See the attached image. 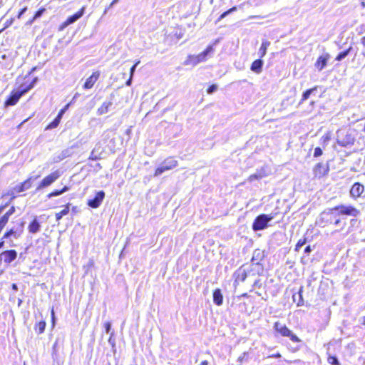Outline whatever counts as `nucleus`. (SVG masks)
<instances>
[{"instance_id":"1","label":"nucleus","mask_w":365,"mask_h":365,"mask_svg":"<svg viewBox=\"0 0 365 365\" xmlns=\"http://www.w3.org/2000/svg\"><path fill=\"white\" fill-rule=\"evenodd\" d=\"M359 215L360 211L353 205L341 204L322 212L316 220V225L324 227L331 225L337 215L356 217Z\"/></svg>"},{"instance_id":"2","label":"nucleus","mask_w":365,"mask_h":365,"mask_svg":"<svg viewBox=\"0 0 365 365\" xmlns=\"http://www.w3.org/2000/svg\"><path fill=\"white\" fill-rule=\"evenodd\" d=\"M276 212H272L270 214H260L257 215L252 225V229L254 232L262 231L272 225L270 222L276 217Z\"/></svg>"},{"instance_id":"3","label":"nucleus","mask_w":365,"mask_h":365,"mask_svg":"<svg viewBox=\"0 0 365 365\" xmlns=\"http://www.w3.org/2000/svg\"><path fill=\"white\" fill-rule=\"evenodd\" d=\"M336 142L341 147H348L354 145L355 136L350 129H339L336 132Z\"/></svg>"},{"instance_id":"4","label":"nucleus","mask_w":365,"mask_h":365,"mask_svg":"<svg viewBox=\"0 0 365 365\" xmlns=\"http://www.w3.org/2000/svg\"><path fill=\"white\" fill-rule=\"evenodd\" d=\"M274 331L282 336L289 337L294 343L302 342V340L290 330L285 324L276 322L273 327Z\"/></svg>"},{"instance_id":"5","label":"nucleus","mask_w":365,"mask_h":365,"mask_svg":"<svg viewBox=\"0 0 365 365\" xmlns=\"http://www.w3.org/2000/svg\"><path fill=\"white\" fill-rule=\"evenodd\" d=\"M17 252L15 250H8L0 253V275L12 262L17 257Z\"/></svg>"},{"instance_id":"6","label":"nucleus","mask_w":365,"mask_h":365,"mask_svg":"<svg viewBox=\"0 0 365 365\" xmlns=\"http://www.w3.org/2000/svg\"><path fill=\"white\" fill-rule=\"evenodd\" d=\"M178 165V161L173 157L167 158L163 162H162L160 166L156 168L154 176H160L165 171L172 170L177 167Z\"/></svg>"},{"instance_id":"7","label":"nucleus","mask_w":365,"mask_h":365,"mask_svg":"<svg viewBox=\"0 0 365 365\" xmlns=\"http://www.w3.org/2000/svg\"><path fill=\"white\" fill-rule=\"evenodd\" d=\"M61 175V173L59 170H56L46 177H45L39 183L38 186L36 189V192L50 186Z\"/></svg>"},{"instance_id":"8","label":"nucleus","mask_w":365,"mask_h":365,"mask_svg":"<svg viewBox=\"0 0 365 365\" xmlns=\"http://www.w3.org/2000/svg\"><path fill=\"white\" fill-rule=\"evenodd\" d=\"M86 7L83 6L79 11L76 13L73 14L71 16H69L66 20L63 22L58 28L59 31H63L67 26L71 24H73L76 21H77L80 18H81L85 14Z\"/></svg>"},{"instance_id":"9","label":"nucleus","mask_w":365,"mask_h":365,"mask_svg":"<svg viewBox=\"0 0 365 365\" xmlns=\"http://www.w3.org/2000/svg\"><path fill=\"white\" fill-rule=\"evenodd\" d=\"M349 193L350 196L355 200L359 197L365 198L364 185L359 182H354L351 187Z\"/></svg>"},{"instance_id":"10","label":"nucleus","mask_w":365,"mask_h":365,"mask_svg":"<svg viewBox=\"0 0 365 365\" xmlns=\"http://www.w3.org/2000/svg\"><path fill=\"white\" fill-rule=\"evenodd\" d=\"M245 264H243L238 268L233 274L235 278L234 286L236 287L239 284V282H245L249 272L245 268Z\"/></svg>"},{"instance_id":"11","label":"nucleus","mask_w":365,"mask_h":365,"mask_svg":"<svg viewBox=\"0 0 365 365\" xmlns=\"http://www.w3.org/2000/svg\"><path fill=\"white\" fill-rule=\"evenodd\" d=\"M106 193L103 190L96 192L95 196L88 200L87 205L91 208H98L104 200Z\"/></svg>"},{"instance_id":"12","label":"nucleus","mask_w":365,"mask_h":365,"mask_svg":"<svg viewBox=\"0 0 365 365\" xmlns=\"http://www.w3.org/2000/svg\"><path fill=\"white\" fill-rule=\"evenodd\" d=\"M38 177H39V175L31 176V177L29 178L24 182L15 185L14 190L16 191V192H19V193L27 190L28 189H29L31 187L33 181L36 180Z\"/></svg>"},{"instance_id":"13","label":"nucleus","mask_w":365,"mask_h":365,"mask_svg":"<svg viewBox=\"0 0 365 365\" xmlns=\"http://www.w3.org/2000/svg\"><path fill=\"white\" fill-rule=\"evenodd\" d=\"M329 171V168L327 163H317L314 169L313 173L315 177L322 178L327 175Z\"/></svg>"},{"instance_id":"14","label":"nucleus","mask_w":365,"mask_h":365,"mask_svg":"<svg viewBox=\"0 0 365 365\" xmlns=\"http://www.w3.org/2000/svg\"><path fill=\"white\" fill-rule=\"evenodd\" d=\"M101 75L99 71L93 72L85 81L83 88L85 90L91 89L98 81Z\"/></svg>"},{"instance_id":"15","label":"nucleus","mask_w":365,"mask_h":365,"mask_svg":"<svg viewBox=\"0 0 365 365\" xmlns=\"http://www.w3.org/2000/svg\"><path fill=\"white\" fill-rule=\"evenodd\" d=\"M329 58L330 55L327 53L319 56V58H317V61L314 63L315 68L319 71H322L327 66Z\"/></svg>"},{"instance_id":"16","label":"nucleus","mask_w":365,"mask_h":365,"mask_svg":"<svg viewBox=\"0 0 365 365\" xmlns=\"http://www.w3.org/2000/svg\"><path fill=\"white\" fill-rule=\"evenodd\" d=\"M21 98L20 94L16 90H13L9 97L6 98V100L4 102V106L5 107H9L13 106L16 105L19 99Z\"/></svg>"},{"instance_id":"17","label":"nucleus","mask_w":365,"mask_h":365,"mask_svg":"<svg viewBox=\"0 0 365 365\" xmlns=\"http://www.w3.org/2000/svg\"><path fill=\"white\" fill-rule=\"evenodd\" d=\"M264 265L262 264L251 262L249 269V274L252 275H262L264 272Z\"/></svg>"},{"instance_id":"18","label":"nucleus","mask_w":365,"mask_h":365,"mask_svg":"<svg viewBox=\"0 0 365 365\" xmlns=\"http://www.w3.org/2000/svg\"><path fill=\"white\" fill-rule=\"evenodd\" d=\"M266 255L264 250L260 249H255L253 251L251 262L262 264V262L265 258Z\"/></svg>"},{"instance_id":"19","label":"nucleus","mask_w":365,"mask_h":365,"mask_svg":"<svg viewBox=\"0 0 365 365\" xmlns=\"http://www.w3.org/2000/svg\"><path fill=\"white\" fill-rule=\"evenodd\" d=\"M114 98V94L112 93L110 96V100L108 101H105L101 106L98 109L97 113L99 115L107 113L110 107L113 106V101Z\"/></svg>"},{"instance_id":"20","label":"nucleus","mask_w":365,"mask_h":365,"mask_svg":"<svg viewBox=\"0 0 365 365\" xmlns=\"http://www.w3.org/2000/svg\"><path fill=\"white\" fill-rule=\"evenodd\" d=\"M201 56H202L200 53L198 55H189L187 59L185 61L184 64L186 66H196L199 63L205 61Z\"/></svg>"},{"instance_id":"21","label":"nucleus","mask_w":365,"mask_h":365,"mask_svg":"<svg viewBox=\"0 0 365 365\" xmlns=\"http://www.w3.org/2000/svg\"><path fill=\"white\" fill-rule=\"evenodd\" d=\"M41 223L38 220V217L35 216L33 220L29 223L28 226L29 232L31 234H36L41 230Z\"/></svg>"},{"instance_id":"22","label":"nucleus","mask_w":365,"mask_h":365,"mask_svg":"<svg viewBox=\"0 0 365 365\" xmlns=\"http://www.w3.org/2000/svg\"><path fill=\"white\" fill-rule=\"evenodd\" d=\"M264 61L262 59V58H259V59L255 60L252 63L250 70L257 74H259L262 71Z\"/></svg>"},{"instance_id":"23","label":"nucleus","mask_w":365,"mask_h":365,"mask_svg":"<svg viewBox=\"0 0 365 365\" xmlns=\"http://www.w3.org/2000/svg\"><path fill=\"white\" fill-rule=\"evenodd\" d=\"M213 302L217 306H221L223 304V295L220 288H216L212 293Z\"/></svg>"},{"instance_id":"24","label":"nucleus","mask_w":365,"mask_h":365,"mask_svg":"<svg viewBox=\"0 0 365 365\" xmlns=\"http://www.w3.org/2000/svg\"><path fill=\"white\" fill-rule=\"evenodd\" d=\"M303 292V287H300L299 291L297 293H294L292 296L293 301L297 302V307H301L304 304V299L302 296Z\"/></svg>"},{"instance_id":"25","label":"nucleus","mask_w":365,"mask_h":365,"mask_svg":"<svg viewBox=\"0 0 365 365\" xmlns=\"http://www.w3.org/2000/svg\"><path fill=\"white\" fill-rule=\"evenodd\" d=\"M13 237L15 239H18L19 237L16 230L14 227L7 230L2 237V240H8Z\"/></svg>"},{"instance_id":"26","label":"nucleus","mask_w":365,"mask_h":365,"mask_svg":"<svg viewBox=\"0 0 365 365\" xmlns=\"http://www.w3.org/2000/svg\"><path fill=\"white\" fill-rule=\"evenodd\" d=\"M219 42V39L216 40L214 44L209 45L202 52L200 53L201 57L205 61L207 60V56L214 52V45Z\"/></svg>"},{"instance_id":"27","label":"nucleus","mask_w":365,"mask_h":365,"mask_svg":"<svg viewBox=\"0 0 365 365\" xmlns=\"http://www.w3.org/2000/svg\"><path fill=\"white\" fill-rule=\"evenodd\" d=\"M219 42V39L216 40L214 44L209 45L202 52L200 53L201 57L205 61L207 60V56L214 52V45Z\"/></svg>"},{"instance_id":"28","label":"nucleus","mask_w":365,"mask_h":365,"mask_svg":"<svg viewBox=\"0 0 365 365\" xmlns=\"http://www.w3.org/2000/svg\"><path fill=\"white\" fill-rule=\"evenodd\" d=\"M269 45L270 42L268 41L267 40L262 41L261 46L258 51V55L259 58H263L266 55L267 48L269 46Z\"/></svg>"},{"instance_id":"29","label":"nucleus","mask_w":365,"mask_h":365,"mask_svg":"<svg viewBox=\"0 0 365 365\" xmlns=\"http://www.w3.org/2000/svg\"><path fill=\"white\" fill-rule=\"evenodd\" d=\"M70 190V187L67 185H65L62 189L61 190H54L53 191H52L51 192H50L49 194H48L47 195V197L48 199H51L53 197H56V196H58V195H61L62 194H63L64 192L68 191Z\"/></svg>"},{"instance_id":"30","label":"nucleus","mask_w":365,"mask_h":365,"mask_svg":"<svg viewBox=\"0 0 365 365\" xmlns=\"http://www.w3.org/2000/svg\"><path fill=\"white\" fill-rule=\"evenodd\" d=\"M70 206H71L70 203L66 204L64 206V208L61 212L56 214V220L57 222H59L63 216H65L69 213Z\"/></svg>"},{"instance_id":"31","label":"nucleus","mask_w":365,"mask_h":365,"mask_svg":"<svg viewBox=\"0 0 365 365\" xmlns=\"http://www.w3.org/2000/svg\"><path fill=\"white\" fill-rule=\"evenodd\" d=\"M46 327V323L44 320H41L34 326V330L37 334H41L44 332Z\"/></svg>"},{"instance_id":"32","label":"nucleus","mask_w":365,"mask_h":365,"mask_svg":"<svg viewBox=\"0 0 365 365\" xmlns=\"http://www.w3.org/2000/svg\"><path fill=\"white\" fill-rule=\"evenodd\" d=\"M344 220V216L337 215L331 225H334L335 227H340V230H342L346 226V222Z\"/></svg>"},{"instance_id":"33","label":"nucleus","mask_w":365,"mask_h":365,"mask_svg":"<svg viewBox=\"0 0 365 365\" xmlns=\"http://www.w3.org/2000/svg\"><path fill=\"white\" fill-rule=\"evenodd\" d=\"M30 90H31V88H30L29 85L27 83H24L19 86L16 91H17L19 94H20V96L22 97Z\"/></svg>"},{"instance_id":"34","label":"nucleus","mask_w":365,"mask_h":365,"mask_svg":"<svg viewBox=\"0 0 365 365\" xmlns=\"http://www.w3.org/2000/svg\"><path fill=\"white\" fill-rule=\"evenodd\" d=\"M351 50L352 46H349L347 49L339 52L338 55L336 56L335 60L337 61H341L344 60L349 54Z\"/></svg>"},{"instance_id":"35","label":"nucleus","mask_w":365,"mask_h":365,"mask_svg":"<svg viewBox=\"0 0 365 365\" xmlns=\"http://www.w3.org/2000/svg\"><path fill=\"white\" fill-rule=\"evenodd\" d=\"M25 224L26 222L24 220H20V222L17 223L16 226H14V228L16 230L19 237L24 232Z\"/></svg>"},{"instance_id":"36","label":"nucleus","mask_w":365,"mask_h":365,"mask_svg":"<svg viewBox=\"0 0 365 365\" xmlns=\"http://www.w3.org/2000/svg\"><path fill=\"white\" fill-rule=\"evenodd\" d=\"M45 11H46V9H45L44 8H43V7H41V8H40L38 10H37V11H36V13L34 14V16H33L32 19H31V20L28 22V24H30V25H31V24H33V22H34L36 19H38V18L41 17V16H42V15L43 14V13H44Z\"/></svg>"},{"instance_id":"37","label":"nucleus","mask_w":365,"mask_h":365,"mask_svg":"<svg viewBox=\"0 0 365 365\" xmlns=\"http://www.w3.org/2000/svg\"><path fill=\"white\" fill-rule=\"evenodd\" d=\"M61 120V119L56 115V117L46 126V130H52L57 128Z\"/></svg>"},{"instance_id":"38","label":"nucleus","mask_w":365,"mask_h":365,"mask_svg":"<svg viewBox=\"0 0 365 365\" xmlns=\"http://www.w3.org/2000/svg\"><path fill=\"white\" fill-rule=\"evenodd\" d=\"M314 246H311L310 245L305 247L304 250V256L302 257L301 261L303 264H305V258L307 256H309V254L312 252L314 250Z\"/></svg>"},{"instance_id":"39","label":"nucleus","mask_w":365,"mask_h":365,"mask_svg":"<svg viewBox=\"0 0 365 365\" xmlns=\"http://www.w3.org/2000/svg\"><path fill=\"white\" fill-rule=\"evenodd\" d=\"M327 361L331 365H341L338 357L330 354H328Z\"/></svg>"},{"instance_id":"40","label":"nucleus","mask_w":365,"mask_h":365,"mask_svg":"<svg viewBox=\"0 0 365 365\" xmlns=\"http://www.w3.org/2000/svg\"><path fill=\"white\" fill-rule=\"evenodd\" d=\"M307 242V237H303L302 239H300L297 243L295 245V247H294V251L296 252H299L300 250V249L304 245H306Z\"/></svg>"},{"instance_id":"41","label":"nucleus","mask_w":365,"mask_h":365,"mask_svg":"<svg viewBox=\"0 0 365 365\" xmlns=\"http://www.w3.org/2000/svg\"><path fill=\"white\" fill-rule=\"evenodd\" d=\"M311 92L309 89H307L304 91L302 94V98L299 103V106H300L304 101L309 99V98L311 96Z\"/></svg>"},{"instance_id":"42","label":"nucleus","mask_w":365,"mask_h":365,"mask_svg":"<svg viewBox=\"0 0 365 365\" xmlns=\"http://www.w3.org/2000/svg\"><path fill=\"white\" fill-rule=\"evenodd\" d=\"M70 104H71V103H68V104H66L63 108H62L59 110V112H58V115H57V116H58V118H60L61 119H62L63 115H64V113H66V111L68 109V108H69V106H70Z\"/></svg>"},{"instance_id":"43","label":"nucleus","mask_w":365,"mask_h":365,"mask_svg":"<svg viewBox=\"0 0 365 365\" xmlns=\"http://www.w3.org/2000/svg\"><path fill=\"white\" fill-rule=\"evenodd\" d=\"M104 329L106 333L110 334V333L113 331H112V324L110 322H106L104 323Z\"/></svg>"},{"instance_id":"44","label":"nucleus","mask_w":365,"mask_h":365,"mask_svg":"<svg viewBox=\"0 0 365 365\" xmlns=\"http://www.w3.org/2000/svg\"><path fill=\"white\" fill-rule=\"evenodd\" d=\"M108 344L114 348L115 346V339L114 338V331H112L110 334V337L108 340Z\"/></svg>"},{"instance_id":"45","label":"nucleus","mask_w":365,"mask_h":365,"mask_svg":"<svg viewBox=\"0 0 365 365\" xmlns=\"http://www.w3.org/2000/svg\"><path fill=\"white\" fill-rule=\"evenodd\" d=\"M217 88H218V87H217V85H216V84H212V85H210V86L207 88V93L208 94H212V93H214L215 92H216V91H217Z\"/></svg>"},{"instance_id":"46","label":"nucleus","mask_w":365,"mask_h":365,"mask_svg":"<svg viewBox=\"0 0 365 365\" xmlns=\"http://www.w3.org/2000/svg\"><path fill=\"white\" fill-rule=\"evenodd\" d=\"M231 11L230 9L224 11L222 14H220L217 20L216 21V24H217L219 21H220L222 19L227 16L228 15L231 14Z\"/></svg>"},{"instance_id":"47","label":"nucleus","mask_w":365,"mask_h":365,"mask_svg":"<svg viewBox=\"0 0 365 365\" xmlns=\"http://www.w3.org/2000/svg\"><path fill=\"white\" fill-rule=\"evenodd\" d=\"M10 217L11 216L6 212L0 217V221L6 225L8 223Z\"/></svg>"},{"instance_id":"48","label":"nucleus","mask_w":365,"mask_h":365,"mask_svg":"<svg viewBox=\"0 0 365 365\" xmlns=\"http://www.w3.org/2000/svg\"><path fill=\"white\" fill-rule=\"evenodd\" d=\"M322 154H323V151L320 147L315 148L314 151V158L320 157Z\"/></svg>"},{"instance_id":"49","label":"nucleus","mask_w":365,"mask_h":365,"mask_svg":"<svg viewBox=\"0 0 365 365\" xmlns=\"http://www.w3.org/2000/svg\"><path fill=\"white\" fill-rule=\"evenodd\" d=\"M329 140H330V136H329L328 134L324 135H323V136L321 138L322 143L324 145H327Z\"/></svg>"},{"instance_id":"50","label":"nucleus","mask_w":365,"mask_h":365,"mask_svg":"<svg viewBox=\"0 0 365 365\" xmlns=\"http://www.w3.org/2000/svg\"><path fill=\"white\" fill-rule=\"evenodd\" d=\"M18 192H16V191L14 190V187L11 188V190H9L7 193L8 195L11 196V199H10V201L14 200L16 197V194Z\"/></svg>"},{"instance_id":"51","label":"nucleus","mask_w":365,"mask_h":365,"mask_svg":"<svg viewBox=\"0 0 365 365\" xmlns=\"http://www.w3.org/2000/svg\"><path fill=\"white\" fill-rule=\"evenodd\" d=\"M319 89L322 90V87L319 86H315L313 88H309V91H312L311 92V96H316V94L318 92Z\"/></svg>"},{"instance_id":"52","label":"nucleus","mask_w":365,"mask_h":365,"mask_svg":"<svg viewBox=\"0 0 365 365\" xmlns=\"http://www.w3.org/2000/svg\"><path fill=\"white\" fill-rule=\"evenodd\" d=\"M70 155L68 150H64L61 152V155L59 156L60 160H63Z\"/></svg>"},{"instance_id":"53","label":"nucleus","mask_w":365,"mask_h":365,"mask_svg":"<svg viewBox=\"0 0 365 365\" xmlns=\"http://www.w3.org/2000/svg\"><path fill=\"white\" fill-rule=\"evenodd\" d=\"M140 63V61H138L135 62V63L130 68V76H133L134 73L135 71V69L137 68V66Z\"/></svg>"},{"instance_id":"54","label":"nucleus","mask_w":365,"mask_h":365,"mask_svg":"<svg viewBox=\"0 0 365 365\" xmlns=\"http://www.w3.org/2000/svg\"><path fill=\"white\" fill-rule=\"evenodd\" d=\"M14 19L11 18L9 19H7L6 22L4 23V29L9 28L14 22Z\"/></svg>"},{"instance_id":"55","label":"nucleus","mask_w":365,"mask_h":365,"mask_svg":"<svg viewBox=\"0 0 365 365\" xmlns=\"http://www.w3.org/2000/svg\"><path fill=\"white\" fill-rule=\"evenodd\" d=\"M38 81V77H34L33 78V80L28 84L29 85L30 88L32 89L35 86V85L37 83Z\"/></svg>"},{"instance_id":"56","label":"nucleus","mask_w":365,"mask_h":365,"mask_svg":"<svg viewBox=\"0 0 365 365\" xmlns=\"http://www.w3.org/2000/svg\"><path fill=\"white\" fill-rule=\"evenodd\" d=\"M27 11V7L26 6H24V8H22L19 11V14L17 15V18L18 19H21V16L26 13V11Z\"/></svg>"},{"instance_id":"57","label":"nucleus","mask_w":365,"mask_h":365,"mask_svg":"<svg viewBox=\"0 0 365 365\" xmlns=\"http://www.w3.org/2000/svg\"><path fill=\"white\" fill-rule=\"evenodd\" d=\"M51 323H52V327H54L55 324H56V316H55V312H54V310L53 309H52L51 310Z\"/></svg>"},{"instance_id":"58","label":"nucleus","mask_w":365,"mask_h":365,"mask_svg":"<svg viewBox=\"0 0 365 365\" xmlns=\"http://www.w3.org/2000/svg\"><path fill=\"white\" fill-rule=\"evenodd\" d=\"M101 158L97 156L96 155H95V150H93L91 153V155L89 157V159L90 160H99Z\"/></svg>"},{"instance_id":"59","label":"nucleus","mask_w":365,"mask_h":365,"mask_svg":"<svg viewBox=\"0 0 365 365\" xmlns=\"http://www.w3.org/2000/svg\"><path fill=\"white\" fill-rule=\"evenodd\" d=\"M262 287V283H261V281L259 279H256L254 283H253V285H252V287H257V288H260Z\"/></svg>"},{"instance_id":"60","label":"nucleus","mask_w":365,"mask_h":365,"mask_svg":"<svg viewBox=\"0 0 365 365\" xmlns=\"http://www.w3.org/2000/svg\"><path fill=\"white\" fill-rule=\"evenodd\" d=\"M255 174L257 175V176H258L259 179H262L263 177L266 175L263 170H258Z\"/></svg>"},{"instance_id":"61","label":"nucleus","mask_w":365,"mask_h":365,"mask_svg":"<svg viewBox=\"0 0 365 365\" xmlns=\"http://www.w3.org/2000/svg\"><path fill=\"white\" fill-rule=\"evenodd\" d=\"M255 174L257 175V176H258L259 179H262L263 177L266 175L263 170H258Z\"/></svg>"},{"instance_id":"62","label":"nucleus","mask_w":365,"mask_h":365,"mask_svg":"<svg viewBox=\"0 0 365 365\" xmlns=\"http://www.w3.org/2000/svg\"><path fill=\"white\" fill-rule=\"evenodd\" d=\"M359 34H361L365 32V25L362 24L357 29Z\"/></svg>"},{"instance_id":"63","label":"nucleus","mask_w":365,"mask_h":365,"mask_svg":"<svg viewBox=\"0 0 365 365\" xmlns=\"http://www.w3.org/2000/svg\"><path fill=\"white\" fill-rule=\"evenodd\" d=\"M16 211V208L14 206H11L10 209L6 212L10 216H11Z\"/></svg>"},{"instance_id":"64","label":"nucleus","mask_w":365,"mask_h":365,"mask_svg":"<svg viewBox=\"0 0 365 365\" xmlns=\"http://www.w3.org/2000/svg\"><path fill=\"white\" fill-rule=\"evenodd\" d=\"M249 180H250V181L252 182L254 180H259V179L258 178V176H257V175L255 173V174L251 175L249 177Z\"/></svg>"}]
</instances>
